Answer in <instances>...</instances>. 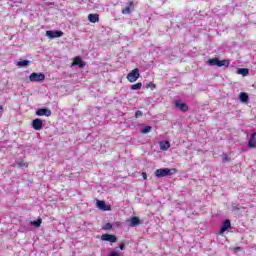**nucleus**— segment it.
I'll return each instance as SVG.
<instances>
[{"instance_id": "obj_18", "label": "nucleus", "mask_w": 256, "mask_h": 256, "mask_svg": "<svg viewBox=\"0 0 256 256\" xmlns=\"http://www.w3.org/2000/svg\"><path fill=\"white\" fill-rule=\"evenodd\" d=\"M239 99L242 103H247L249 101V95L245 92H241L239 95Z\"/></svg>"}, {"instance_id": "obj_32", "label": "nucleus", "mask_w": 256, "mask_h": 256, "mask_svg": "<svg viewBox=\"0 0 256 256\" xmlns=\"http://www.w3.org/2000/svg\"><path fill=\"white\" fill-rule=\"evenodd\" d=\"M233 211H239V207L237 206L233 207Z\"/></svg>"}, {"instance_id": "obj_19", "label": "nucleus", "mask_w": 256, "mask_h": 256, "mask_svg": "<svg viewBox=\"0 0 256 256\" xmlns=\"http://www.w3.org/2000/svg\"><path fill=\"white\" fill-rule=\"evenodd\" d=\"M238 75H242L243 77H247L249 75V69L247 68H239L237 70Z\"/></svg>"}, {"instance_id": "obj_1", "label": "nucleus", "mask_w": 256, "mask_h": 256, "mask_svg": "<svg viewBox=\"0 0 256 256\" xmlns=\"http://www.w3.org/2000/svg\"><path fill=\"white\" fill-rule=\"evenodd\" d=\"M177 173V169L172 168H160L155 171V177L161 179V177H171V175H175Z\"/></svg>"}, {"instance_id": "obj_10", "label": "nucleus", "mask_w": 256, "mask_h": 256, "mask_svg": "<svg viewBox=\"0 0 256 256\" xmlns=\"http://www.w3.org/2000/svg\"><path fill=\"white\" fill-rule=\"evenodd\" d=\"M102 241H109L110 243H117V236L113 234H103L101 236Z\"/></svg>"}, {"instance_id": "obj_17", "label": "nucleus", "mask_w": 256, "mask_h": 256, "mask_svg": "<svg viewBox=\"0 0 256 256\" xmlns=\"http://www.w3.org/2000/svg\"><path fill=\"white\" fill-rule=\"evenodd\" d=\"M16 165L20 169H27V167H29V162H25L23 160H18V161H16Z\"/></svg>"}, {"instance_id": "obj_33", "label": "nucleus", "mask_w": 256, "mask_h": 256, "mask_svg": "<svg viewBox=\"0 0 256 256\" xmlns=\"http://www.w3.org/2000/svg\"><path fill=\"white\" fill-rule=\"evenodd\" d=\"M0 113H3V106L0 105Z\"/></svg>"}, {"instance_id": "obj_34", "label": "nucleus", "mask_w": 256, "mask_h": 256, "mask_svg": "<svg viewBox=\"0 0 256 256\" xmlns=\"http://www.w3.org/2000/svg\"><path fill=\"white\" fill-rule=\"evenodd\" d=\"M237 251H241V247H236L235 248Z\"/></svg>"}, {"instance_id": "obj_23", "label": "nucleus", "mask_w": 256, "mask_h": 256, "mask_svg": "<svg viewBox=\"0 0 256 256\" xmlns=\"http://www.w3.org/2000/svg\"><path fill=\"white\" fill-rule=\"evenodd\" d=\"M29 60H23V61H19L17 63L18 67H26V65H29Z\"/></svg>"}, {"instance_id": "obj_29", "label": "nucleus", "mask_w": 256, "mask_h": 256, "mask_svg": "<svg viewBox=\"0 0 256 256\" xmlns=\"http://www.w3.org/2000/svg\"><path fill=\"white\" fill-rule=\"evenodd\" d=\"M142 178L147 181V172H142Z\"/></svg>"}, {"instance_id": "obj_5", "label": "nucleus", "mask_w": 256, "mask_h": 256, "mask_svg": "<svg viewBox=\"0 0 256 256\" xmlns=\"http://www.w3.org/2000/svg\"><path fill=\"white\" fill-rule=\"evenodd\" d=\"M37 117H51L52 112L49 108H40L36 111Z\"/></svg>"}, {"instance_id": "obj_21", "label": "nucleus", "mask_w": 256, "mask_h": 256, "mask_svg": "<svg viewBox=\"0 0 256 256\" xmlns=\"http://www.w3.org/2000/svg\"><path fill=\"white\" fill-rule=\"evenodd\" d=\"M141 87H143V83L141 82L131 85L132 91H139Z\"/></svg>"}, {"instance_id": "obj_28", "label": "nucleus", "mask_w": 256, "mask_h": 256, "mask_svg": "<svg viewBox=\"0 0 256 256\" xmlns=\"http://www.w3.org/2000/svg\"><path fill=\"white\" fill-rule=\"evenodd\" d=\"M229 161H231V158H229V156H227V154H225L222 158V162L224 163H229Z\"/></svg>"}, {"instance_id": "obj_12", "label": "nucleus", "mask_w": 256, "mask_h": 256, "mask_svg": "<svg viewBox=\"0 0 256 256\" xmlns=\"http://www.w3.org/2000/svg\"><path fill=\"white\" fill-rule=\"evenodd\" d=\"M248 147L250 149H255L256 148V132L251 134L250 139L248 141Z\"/></svg>"}, {"instance_id": "obj_16", "label": "nucleus", "mask_w": 256, "mask_h": 256, "mask_svg": "<svg viewBox=\"0 0 256 256\" xmlns=\"http://www.w3.org/2000/svg\"><path fill=\"white\" fill-rule=\"evenodd\" d=\"M159 145H160L161 151H167L171 147V144L169 143V141H161L159 142Z\"/></svg>"}, {"instance_id": "obj_11", "label": "nucleus", "mask_w": 256, "mask_h": 256, "mask_svg": "<svg viewBox=\"0 0 256 256\" xmlns=\"http://www.w3.org/2000/svg\"><path fill=\"white\" fill-rule=\"evenodd\" d=\"M32 127L35 131H41L43 129V120L36 118L32 121Z\"/></svg>"}, {"instance_id": "obj_24", "label": "nucleus", "mask_w": 256, "mask_h": 256, "mask_svg": "<svg viewBox=\"0 0 256 256\" xmlns=\"http://www.w3.org/2000/svg\"><path fill=\"white\" fill-rule=\"evenodd\" d=\"M153 128L151 126H146L141 130V133L147 134V133H151V130Z\"/></svg>"}, {"instance_id": "obj_2", "label": "nucleus", "mask_w": 256, "mask_h": 256, "mask_svg": "<svg viewBox=\"0 0 256 256\" xmlns=\"http://www.w3.org/2000/svg\"><path fill=\"white\" fill-rule=\"evenodd\" d=\"M210 66L229 67V60H219V58H211L207 61Z\"/></svg>"}, {"instance_id": "obj_20", "label": "nucleus", "mask_w": 256, "mask_h": 256, "mask_svg": "<svg viewBox=\"0 0 256 256\" xmlns=\"http://www.w3.org/2000/svg\"><path fill=\"white\" fill-rule=\"evenodd\" d=\"M131 7H133V1L129 2V5L122 9L123 15H129V13H131Z\"/></svg>"}, {"instance_id": "obj_30", "label": "nucleus", "mask_w": 256, "mask_h": 256, "mask_svg": "<svg viewBox=\"0 0 256 256\" xmlns=\"http://www.w3.org/2000/svg\"><path fill=\"white\" fill-rule=\"evenodd\" d=\"M119 248H120L121 251H123V249H125V244H123V243L120 244V245H119Z\"/></svg>"}, {"instance_id": "obj_8", "label": "nucleus", "mask_w": 256, "mask_h": 256, "mask_svg": "<svg viewBox=\"0 0 256 256\" xmlns=\"http://www.w3.org/2000/svg\"><path fill=\"white\" fill-rule=\"evenodd\" d=\"M96 205L100 211H111V206L107 205L103 200H97Z\"/></svg>"}, {"instance_id": "obj_26", "label": "nucleus", "mask_w": 256, "mask_h": 256, "mask_svg": "<svg viewBox=\"0 0 256 256\" xmlns=\"http://www.w3.org/2000/svg\"><path fill=\"white\" fill-rule=\"evenodd\" d=\"M147 87H148L149 89H151V91H153L154 89L157 88V85H155L153 82H149V83L147 84Z\"/></svg>"}, {"instance_id": "obj_27", "label": "nucleus", "mask_w": 256, "mask_h": 256, "mask_svg": "<svg viewBox=\"0 0 256 256\" xmlns=\"http://www.w3.org/2000/svg\"><path fill=\"white\" fill-rule=\"evenodd\" d=\"M135 117H136V119H139V117H143V112L141 110H137L135 112Z\"/></svg>"}, {"instance_id": "obj_3", "label": "nucleus", "mask_w": 256, "mask_h": 256, "mask_svg": "<svg viewBox=\"0 0 256 256\" xmlns=\"http://www.w3.org/2000/svg\"><path fill=\"white\" fill-rule=\"evenodd\" d=\"M29 79L31 83H41L42 81H45V74L33 72L30 74Z\"/></svg>"}, {"instance_id": "obj_31", "label": "nucleus", "mask_w": 256, "mask_h": 256, "mask_svg": "<svg viewBox=\"0 0 256 256\" xmlns=\"http://www.w3.org/2000/svg\"><path fill=\"white\" fill-rule=\"evenodd\" d=\"M109 256H120L117 252H112Z\"/></svg>"}, {"instance_id": "obj_14", "label": "nucleus", "mask_w": 256, "mask_h": 256, "mask_svg": "<svg viewBox=\"0 0 256 256\" xmlns=\"http://www.w3.org/2000/svg\"><path fill=\"white\" fill-rule=\"evenodd\" d=\"M130 227H137L138 225H141V220L139 219V217L134 216L132 218H130Z\"/></svg>"}, {"instance_id": "obj_9", "label": "nucleus", "mask_w": 256, "mask_h": 256, "mask_svg": "<svg viewBox=\"0 0 256 256\" xmlns=\"http://www.w3.org/2000/svg\"><path fill=\"white\" fill-rule=\"evenodd\" d=\"M230 227H231V220L229 219L224 220L220 228L219 235H223L225 231H229Z\"/></svg>"}, {"instance_id": "obj_13", "label": "nucleus", "mask_w": 256, "mask_h": 256, "mask_svg": "<svg viewBox=\"0 0 256 256\" xmlns=\"http://www.w3.org/2000/svg\"><path fill=\"white\" fill-rule=\"evenodd\" d=\"M75 65H78L80 69H83V67H85V62H83V60L79 56H77L74 58V61L72 63L73 67H75Z\"/></svg>"}, {"instance_id": "obj_4", "label": "nucleus", "mask_w": 256, "mask_h": 256, "mask_svg": "<svg viewBox=\"0 0 256 256\" xmlns=\"http://www.w3.org/2000/svg\"><path fill=\"white\" fill-rule=\"evenodd\" d=\"M139 77H141V74L139 73V70L133 69L130 73L127 74V79L129 81V83H135V81H137V79H139Z\"/></svg>"}, {"instance_id": "obj_25", "label": "nucleus", "mask_w": 256, "mask_h": 256, "mask_svg": "<svg viewBox=\"0 0 256 256\" xmlns=\"http://www.w3.org/2000/svg\"><path fill=\"white\" fill-rule=\"evenodd\" d=\"M102 229L104 231H109V229H113V224L111 223H106L104 226H102Z\"/></svg>"}, {"instance_id": "obj_15", "label": "nucleus", "mask_w": 256, "mask_h": 256, "mask_svg": "<svg viewBox=\"0 0 256 256\" xmlns=\"http://www.w3.org/2000/svg\"><path fill=\"white\" fill-rule=\"evenodd\" d=\"M88 21H90V23H99V14H89Z\"/></svg>"}, {"instance_id": "obj_22", "label": "nucleus", "mask_w": 256, "mask_h": 256, "mask_svg": "<svg viewBox=\"0 0 256 256\" xmlns=\"http://www.w3.org/2000/svg\"><path fill=\"white\" fill-rule=\"evenodd\" d=\"M41 223H43V219L38 218L36 221H32L31 225H33L34 227H41Z\"/></svg>"}, {"instance_id": "obj_7", "label": "nucleus", "mask_w": 256, "mask_h": 256, "mask_svg": "<svg viewBox=\"0 0 256 256\" xmlns=\"http://www.w3.org/2000/svg\"><path fill=\"white\" fill-rule=\"evenodd\" d=\"M46 35L50 39H57L59 37H63V31H59V30L51 31V30H48V31H46Z\"/></svg>"}, {"instance_id": "obj_6", "label": "nucleus", "mask_w": 256, "mask_h": 256, "mask_svg": "<svg viewBox=\"0 0 256 256\" xmlns=\"http://www.w3.org/2000/svg\"><path fill=\"white\" fill-rule=\"evenodd\" d=\"M175 107L180 109L183 113H187V111H189V106L186 103H183V100H176Z\"/></svg>"}]
</instances>
